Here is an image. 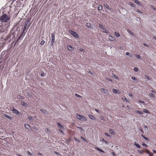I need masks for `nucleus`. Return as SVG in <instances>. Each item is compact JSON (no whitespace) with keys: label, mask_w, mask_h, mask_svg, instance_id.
<instances>
[{"label":"nucleus","mask_w":156,"mask_h":156,"mask_svg":"<svg viewBox=\"0 0 156 156\" xmlns=\"http://www.w3.org/2000/svg\"><path fill=\"white\" fill-rule=\"evenodd\" d=\"M28 23L29 20L28 19L27 21L25 23L24 27L23 30L22 32L19 37L17 41L20 40L21 38H22V37L24 36V34L27 32V30L29 28V24H28Z\"/></svg>","instance_id":"f257e3e1"},{"label":"nucleus","mask_w":156,"mask_h":156,"mask_svg":"<svg viewBox=\"0 0 156 156\" xmlns=\"http://www.w3.org/2000/svg\"><path fill=\"white\" fill-rule=\"evenodd\" d=\"M9 17L7 15H2L0 17V20L2 22H6L9 20Z\"/></svg>","instance_id":"f03ea898"},{"label":"nucleus","mask_w":156,"mask_h":156,"mask_svg":"<svg viewBox=\"0 0 156 156\" xmlns=\"http://www.w3.org/2000/svg\"><path fill=\"white\" fill-rule=\"evenodd\" d=\"M69 32L74 37L76 38H78V34L73 31L70 30L69 31Z\"/></svg>","instance_id":"7ed1b4c3"},{"label":"nucleus","mask_w":156,"mask_h":156,"mask_svg":"<svg viewBox=\"0 0 156 156\" xmlns=\"http://www.w3.org/2000/svg\"><path fill=\"white\" fill-rule=\"evenodd\" d=\"M67 48L70 51H74V48H73V47H72L70 45H67Z\"/></svg>","instance_id":"20e7f679"},{"label":"nucleus","mask_w":156,"mask_h":156,"mask_svg":"<svg viewBox=\"0 0 156 156\" xmlns=\"http://www.w3.org/2000/svg\"><path fill=\"white\" fill-rule=\"evenodd\" d=\"M55 34L52 33L51 34V45H52L55 41Z\"/></svg>","instance_id":"39448f33"},{"label":"nucleus","mask_w":156,"mask_h":156,"mask_svg":"<svg viewBox=\"0 0 156 156\" xmlns=\"http://www.w3.org/2000/svg\"><path fill=\"white\" fill-rule=\"evenodd\" d=\"M12 111L14 113L18 115L20 114V112L14 108H13L12 110Z\"/></svg>","instance_id":"423d86ee"},{"label":"nucleus","mask_w":156,"mask_h":156,"mask_svg":"<svg viewBox=\"0 0 156 156\" xmlns=\"http://www.w3.org/2000/svg\"><path fill=\"white\" fill-rule=\"evenodd\" d=\"M109 40L110 41H114L115 40V38L112 36H109V37H108Z\"/></svg>","instance_id":"0eeeda50"},{"label":"nucleus","mask_w":156,"mask_h":156,"mask_svg":"<svg viewBox=\"0 0 156 156\" xmlns=\"http://www.w3.org/2000/svg\"><path fill=\"white\" fill-rule=\"evenodd\" d=\"M80 120L82 121H86V118L85 117L82 115H81Z\"/></svg>","instance_id":"6e6552de"},{"label":"nucleus","mask_w":156,"mask_h":156,"mask_svg":"<svg viewBox=\"0 0 156 156\" xmlns=\"http://www.w3.org/2000/svg\"><path fill=\"white\" fill-rule=\"evenodd\" d=\"M101 91L104 93L107 94L108 93V91L105 89L104 88H101Z\"/></svg>","instance_id":"1a4fd4ad"},{"label":"nucleus","mask_w":156,"mask_h":156,"mask_svg":"<svg viewBox=\"0 0 156 156\" xmlns=\"http://www.w3.org/2000/svg\"><path fill=\"white\" fill-rule=\"evenodd\" d=\"M112 91L115 94H119L120 93V91L115 89H112Z\"/></svg>","instance_id":"9d476101"},{"label":"nucleus","mask_w":156,"mask_h":156,"mask_svg":"<svg viewBox=\"0 0 156 156\" xmlns=\"http://www.w3.org/2000/svg\"><path fill=\"white\" fill-rule=\"evenodd\" d=\"M108 131L110 134H112L113 135L115 134V132L111 129H109Z\"/></svg>","instance_id":"9b49d317"},{"label":"nucleus","mask_w":156,"mask_h":156,"mask_svg":"<svg viewBox=\"0 0 156 156\" xmlns=\"http://www.w3.org/2000/svg\"><path fill=\"white\" fill-rule=\"evenodd\" d=\"M88 116H89V118L90 119H91L94 120L95 119V117L93 116V115H92L89 114V115H88Z\"/></svg>","instance_id":"f8f14e48"},{"label":"nucleus","mask_w":156,"mask_h":156,"mask_svg":"<svg viewBox=\"0 0 156 156\" xmlns=\"http://www.w3.org/2000/svg\"><path fill=\"white\" fill-rule=\"evenodd\" d=\"M21 104L22 105H23L25 107L27 106L28 105V104L27 103L23 101H22L21 103Z\"/></svg>","instance_id":"ddd939ff"},{"label":"nucleus","mask_w":156,"mask_h":156,"mask_svg":"<svg viewBox=\"0 0 156 156\" xmlns=\"http://www.w3.org/2000/svg\"><path fill=\"white\" fill-rule=\"evenodd\" d=\"M4 116L7 118L9 119H12V117L10 116H9L6 114H4Z\"/></svg>","instance_id":"4468645a"},{"label":"nucleus","mask_w":156,"mask_h":156,"mask_svg":"<svg viewBox=\"0 0 156 156\" xmlns=\"http://www.w3.org/2000/svg\"><path fill=\"white\" fill-rule=\"evenodd\" d=\"M76 119H78L79 120H80L81 119V115L79 114H76Z\"/></svg>","instance_id":"2eb2a0df"},{"label":"nucleus","mask_w":156,"mask_h":156,"mask_svg":"<svg viewBox=\"0 0 156 156\" xmlns=\"http://www.w3.org/2000/svg\"><path fill=\"white\" fill-rule=\"evenodd\" d=\"M132 79L136 83L137 82V80L134 76H132L131 77Z\"/></svg>","instance_id":"dca6fc26"},{"label":"nucleus","mask_w":156,"mask_h":156,"mask_svg":"<svg viewBox=\"0 0 156 156\" xmlns=\"http://www.w3.org/2000/svg\"><path fill=\"white\" fill-rule=\"evenodd\" d=\"M86 27L88 28L91 27V24L90 23H87L86 24Z\"/></svg>","instance_id":"f3484780"},{"label":"nucleus","mask_w":156,"mask_h":156,"mask_svg":"<svg viewBox=\"0 0 156 156\" xmlns=\"http://www.w3.org/2000/svg\"><path fill=\"white\" fill-rule=\"evenodd\" d=\"M95 149L98 151H99L101 152H104V151H103L102 150H101V149H100V148H98V147H96L95 148Z\"/></svg>","instance_id":"a211bd4d"},{"label":"nucleus","mask_w":156,"mask_h":156,"mask_svg":"<svg viewBox=\"0 0 156 156\" xmlns=\"http://www.w3.org/2000/svg\"><path fill=\"white\" fill-rule=\"evenodd\" d=\"M57 125L58 127L60 129H62L64 127L61 124L59 123H58Z\"/></svg>","instance_id":"6ab92c4d"},{"label":"nucleus","mask_w":156,"mask_h":156,"mask_svg":"<svg viewBox=\"0 0 156 156\" xmlns=\"http://www.w3.org/2000/svg\"><path fill=\"white\" fill-rule=\"evenodd\" d=\"M40 111L42 112L44 114H46L48 113L47 111L46 110H43V109H41Z\"/></svg>","instance_id":"aec40b11"},{"label":"nucleus","mask_w":156,"mask_h":156,"mask_svg":"<svg viewBox=\"0 0 156 156\" xmlns=\"http://www.w3.org/2000/svg\"><path fill=\"white\" fill-rule=\"evenodd\" d=\"M98 10H101L102 9V6L101 5H99L98 6Z\"/></svg>","instance_id":"412c9836"},{"label":"nucleus","mask_w":156,"mask_h":156,"mask_svg":"<svg viewBox=\"0 0 156 156\" xmlns=\"http://www.w3.org/2000/svg\"><path fill=\"white\" fill-rule=\"evenodd\" d=\"M98 27L101 28L102 30L105 28V27L103 26L101 24H99L98 25Z\"/></svg>","instance_id":"4be33fe9"},{"label":"nucleus","mask_w":156,"mask_h":156,"mask_svg":"<svg viewBox=\"0 0 156 156\" xmlns=\"http://www.w3.org/2000/svg\"><path fill=\"white\" fill-rule=\"evenodd\" d=\"M134 144L137 147L139 148H140V145L136 143V142H134Z\"/></svg>","instance_id":"5701e85b"},{"label":"nucleus","mask_w":156,"mask_h":156,"mask_svg":"<svg viewBox=\"0 0 156 156\" xmlns=\"http://www.w3.org/2000/svg\"><path fill=\"white\" fill-rule=\"evenodd\" d=\"M127 31L131 35H133V36H134V34L129 30H127Z\"/></svg>","instance_id":"b1692460"},{"label":"nucleus","mask_w":156,"mask_h":156,"mask_svg":"<svg viewBox=\"0 0 156 156\" xmlns=\"http://www.w3.org/2000/svg\"><path fill=\"white\" fill-rule=\"evenodd\" d=\"M115 34L117 37H119L120 36V34L117 32L116 31L115 32Z\"/></svg>","instance_id":"393cba45"},{"label":"nucleus","mask_w":156,"mask_h":156,"mask_svg":"<svg viewBox=\"0 0 156 156\" xmlns=\"http://www.w3.org/2000/svg\"><path fill=\"white\" fill-rule=\"evenodd\" d=\"M141 136L144 139H145L147 141L148 140V139L147 137L145 136L144 135H141Z\"/></svg>","instance_id":"a878e982"},{"label":"nucleus","mask_w":156,"mask_h":156,"mask_svg":"<svg viewBox=\"0 0 156 156\" xmlns=\"http://www.w3.org/2000/svg\"><path fill=\"white\" fill-rule=\"evenodd\" d=\"M105 6L107 9L109 10L111 9L110 8V7L108 6V5L106 4L105 5Z\"/></svg>","instance_id":"bb28decb"},{"label":"nucleus","mask_w":156,"mask_h":156,"mask_svg":"<svg viewBox=\"0 0 156 156\" xmlns=\"http://www.w3.org/2000/svg\"><path fill=\"white\" fill-rule=\"evenodd\" d=\"M24 126L26 129H28L29 128V125L28 124H25Z\"/></svg>","instance_id":"cd10ccee"},{"label":"nucleus","mask_w":156,"mask_h":156,"mask_svg":"<svg viewBox=\"0 0 156 156\" xmlns=\"http://www.w3.org/2000/svg\"><path fill=\"white\" fill-rule=\"evenodd\" d=\"M103 32L105 33H109V32L108 30H107L104 28L103 30Z\"/></svg>","instance_id":"c85d7f7f"},{"label":"nucleus","mask_w":156,"mask_h":156,"mask_svg":"<svg viewBox=\"0 0 156 156\" xmlns=\"http://www.w3.org/2000/svg\"><path fill=\"white\" fill-rule=\"evenodd\" d=\"M41 76L43 77V76H44L45 75V73H44L43 72H41V73L40 74Z\"/></svg>","instance_id":"c756f323"},{"label":"nucleus","mask_w":156,"mask_h":156,"mask_svg":"<svg viewBox=\"0 0 156 156\" xmlns=\"http://www.w3.org/2000/svg\"><path fill=\"white\" fill-rule=\"evenodd\" d=\"M126 55H129L130 57H131L132 56V55L129 53L128 52L126 53Z\"/></svg>","instance_id":"7c9ffc66"},{"label":"nucleus","mask_w":156,"mask_h":156,"mask_svg":"<svg viewBox=\"0 0 156 156\" xmlns=\"http://www.w3.org/2000/svg\"><path fill=\"white\" fill-rule=\"evenodd\" d=\"M134 1L135 3L136 4H138V5H140V3L137 0H134Z\"/></svg>","instance_id":"2f4dec72"},{"label":"nucleus","mask_w":156,"mask_h":156,"mask_svg":"<svg viewBox=\"0 0 156 156\" xmlns=\"http://www.w3.org/2000/svg\"><path fill=\"white\" fill-rule=\"evenodd\" d=\"M129 5L133 7H134L135 6V4L131 2L129 3Z\"/></svg>","instance_id":"473e14b6"},{"label":"nucleus","mask_w":156,"mask_h":156,"mask_svg":"<svg viewBox=\"0 0 156 156\" xmlns=\"http://www.w3.org/2000/svg\"><path fill=\"white\" fill-rule=\"evenodd\" d=\"M112 76L115 79H118L117 76H116L115 75V74H113L112 75Z\"/></svg>","instance_id":"72a5a7b5"},{"label":"nucleus","mask_w":156,"mask_h":156,"mask_svg":"<svg viewBox=\"0 0 156 156\" xmlns=\"http://www.w3.org/2000/svg\"><path fill=\"white\" fill-rule=\"evenodd\" d=\"M138 102L142 104H144V101H142L141 100H138Z\"/></svg>","instance_id":"f704fd0d"},{"label":"nucleus","mask_w":156,"mask_h":156,"mask_svg":"<svg viewBox=\"0 0 156 156\" xmlns=\"http://www.w3.org/2000/svg\"><path fill=\"white\" fill-rule=\"evenodd\" d=\"M79 51H80L84 52L85 50L82 48H80L79 49Z\"/></svg>","instance_id":"c9c22d12"},{"label":"nucleus","mask_w":156,"mask_h":156,"mask_svg":"<svg viewBox=\"0 0 156 156\" xmlns=\"http://www.w3.org/2000/svg\"><path fill=\"white\" fill-rule=\"evenodd\" d=\"M75 95L77 97H78V98H81V96H80V95L78 94H75Z\"/></svg>","instance_id":"e433bc0d"},{"label":"nucleus","mask_w":156,"mask_h":156,"mask_svg":"<svg viewBox=\"0 0 156 156\" xmlns=\"http://www.w3.org/2000/svg\"><path fill=\"white\" fill-rule=\"evenodd\" d=\"M145 151L148 154H149L151 152L149 150H147V149H146L145 150Z\"/></svg>","instance_id":"4c0bfd02"},{"label":"nucleus","mask_w":156,"mask_h":156,"mask_svg":"<svg viewBox=\"0 0 156 156\" xmlns=\"http://www.w3.org/2000/svg\"><path fill=\"white\" fill-rule=\"evenodd\" d=\"M149 96L152 97H154V94L152 93H150L149 94Z\"/></svg>","instance_id":"58836bf2"},{"label":"nucleus","mask_w":156,"mask_h":156,"mask_svg":"<svg viewBox=\"0 0 156 156\" xmlns=\"http://www.w3.org/2000/svg\"><path fill=\"white\" fill-rule=\"evenodd\" d=\"M136 112L137 113H139V114H143V113L142 112H141L139 111H137Z\"/></svg>","instance_id":"ea45409f"},{"label":"nucleus","mask_w":156,"mask_h":156,"mask_svg":"<svg viewBox=\"0 0 156 156\" xmlns=\"http://www.w3.org/2000/svg\"><path fill=\"white\" fill-rule=\"evenodd\" d=\"M134 70L135 72H137L138 71V69L137 67H135L134 68Z\"/></svg>","instance_id":"a19ab883"},{"label":"nucleus","mask_w":156,"mask_h":156,"mask_svg":"<svg viewBox=\"0 0 156 156\" xmlns=\"http://www.w3.org/2000/svg\"><path fill=\"white\" fill-rule=\"evenodd\" d=\"M137 151L140 154H142L143 153L144 151H141L140 150H137Z\"/></svg>","instance_id":"79ce46f5"},{"label":"nucleus","mask_w":156,"mask_h":156,"mask_svg":"<svg viewBox=\"0 0 156 156\" xmlns=\"http://www.w3.org/2000/svg\"><path fill=\"white\" fill-rule=\"evenodd\" d=\"M45 43V42L44 41H42L40 43V44L41 45H43Z\"/></svg>","instance_id":"37998d69"},{"label":"nucleus","mask_w":156,"mask_h":156,"mask_svg":"<svg viewBox=\"0 0 156 156\" xmlns=\"http://www.w3.org/2000/svg\"><path fill=\"white\" fill-rule=\"evenodd\" d=\"M135 56L136 58H139L140 57V55L137 54H136L135 55Z\"/></svg>","instance_id":"c03bdc74"},{"label":"nucleus","mask_w":156,"mask_h":156,"mask_svg":"<svg viewBox=\"0 0 156 156\" xmlns=\"http://www.w3.org/2000/svg\"><path fill=\"white\" fill-rule=\"evenodd\" d=\"M143 112H144V113H148V111L146 109H144Z\"/></svg>","instance_id":"a18cd8bd"},{"label":"nucleus","mask_w":156,"mask_h":156,"mask_svg":"<svg viewBox=\"0 0 156 156\" xmlns=\"http://www.w3.org/2000/svg\"><path fill=\"white\" fill-rule=\"evenodd\" d=\"M140 130L142 132V133L143 134L144 133V132L143 131V130L141 128H140Z\"/></svg>","instance_id":"49530a36"},{"label":"nucleus","mask_w":156,"mask_h":156,"mask_svg":"<svg viewBox=\"0 0 156 156\" xmlns=\"http://www.w3.org/2000/svg\"><path fill=\"white\" fill-rule=\"evenodd\" d=\"M81 139H82L83 141H86V139L84 138L82 136H81Z\"/></svg>","instance_id":"de8ad7c7"},{"label":"nucleus","mask_w":156,"mask_h":156,"mask_svg":"<svg viewBox=\"0 0 156 156\" xmlns=\"http://www.w3.org/2000/svg\"><path fill=\"white\" fill-rule=\"evenodd\" d=\"M105 135L106 136H110L109 135V134L108 133H105Z\"/></svg>","instance_id":"09e8293b"},{"label":"nucleus","mask_w":156,"mask_h":156,"mask_svg":"<svg viewBox=\"0 0 156 156\" xmlns=\"http://www.w3.org/2000/svg\"><path fill=\"white\" fill-rule=\"evenodd\" d=\"M142 145L144 146H145L146 147H147L148 146L147 145H146V144H145V143H143Z\"/></svg>","instance_id":"8fccbe9b"},{"label":"nucleus","mask_w":156,"mask_h":156,"mask_svg":"<svg viewBox=\"0 0 156 156\" xmlns=\"http://www.w3.org/2000/svg\"><path fill=\"white\" fill-rule=\"evenodd\" d=\"M145 76L146 77V78L147 79H148L149 80H150L151 78L150 77H149V76H147V75H146Z\"/></svg>","instance_id":"3c124183"},{"label":"nucleus","mask_w":156,"mask_h":156,"mask_svg":"<svg viewBox=\"0 0 156 156\" xmlns=\"http://www.w3.org/2000/svg\"><path fill=\"white\" fill-rule=\"evenodd\" d=\"M107 80L111 81V82H112V80L111 79H110V78H106Z\"/></svg>","instance_id":"603ef678"},{"label":"nucleus","mask_w":156,"mask_h":156,"mask_svg":"<svg viewBox=\"0 0 156 156\" xmlns=\"http://www.w3.org/2000/svg\"><path fill=\"white\" fill-rule=\"evenodd\" d=\"M151 7L153 9H154L155 10H156V9H155V8L154 7V6H153V5H151Z\"/></svg>","instance_id":"864d4df0"},{"label":"nucleus","mask_w":156,"mask_h":156,"mask_svg":"<svg viewBox=\"0 0 156 156\" xmlns=\"http://www.w3.org/2000/svg\"><path fill=\"white\" fill-rule=\"evenodd\" d=\"M95 111L97 112H98V113H99V110H98V109H97L95 108Z\"/></svg>","instance_id":"5fc2aeb1"},{"label":"nucleus","mask_w":156,"mask_h":156,"mask_svg":"<svg viewBox=\"0 0 156 156\" xmlns=\"http://www.w3.org/2000/svg\"><path fill=\"white\" fill-rule=\"evenodd\" d=\"M74 140H76V141H78V140L77 139V138L76 137H74Z\"/></svg>","instance_id":"6e6d98bb"},{"label":"nucleus","mask_w":156,"mask_h":156,"mask_svg":"<svg viewBox=\"0 0 156 156\" xmlns=\"http://www.w3.org/2000/svg\"><path fill=\"white\" fill-rule=\"evenodd\" d=\"M148 154L149 156H153V154L151 152H150V153Z\"/></svg>","instance_id":"4d7b16f0"},{"label":"nucleus","mask_w":156,"mask_h":156,"mask_svg":"<svg viewBox=\"0 0 156 156\" xmlns=\"http://www.w3.org/2000/svg\"><path fill=\"white\" fill-rule=\"evenodd\" d=\"M144 128H145V129H147H147H148V127H147V126H146V125H145V126H144Z\"/></svg>","instance_id":"13d9d810"},{"label":"nucleus","mask_w":156,"mask_h":156,"mask_svg":"<svg viewBox=\"0 0 156 156\" xmlns=\"http://www.w3.org/2000/svg\"><path fill=\"white\" fill-rule=\"evenodd\" d=\"M88 73L90 74H92V72L91 71L89 70V71H87Z\"/></svg>","instance_id":"bf43d9fd"},{"label":"nucleus","mask_w":156,"mask_h":156,"mask_svg":"<svg viewBox=\"0 0 156 156\" xmlns=\"http://www.w3.org/2000/svg\"><path fill=\"white\" fill-rule=\"evenodd\" d=\"M59 131L62 133H63V131H62V130H61V129H59Z\"/></svg>","instance_id":"052dcab7"},{"label":"nucleus","mask_w":156,"mask_h":156,"mask_svg":"<svg viewBox=\"0 0 156 156\" xmlns=\"http://www.w3.org/2000/svg\"><path fill=\"white\" fill-rule=\"evenodd\" d=\"M129 95L130 97L132 96V94L131 93H129Z\"/></svg>","instance_id":"680f3d73"},{"label":"nucleus","mask_w":156,"mask_h":156,"mask_svg":"<svg viewBox=\"0 0 156 156\" xmlns=\"http://www.w3.org/2000/svg\"><path fill=\"white\" fill-rule=\"evenodd\" d=\"M54 153H55L56 154H58V153L56 151H54Z\"/></svg>","instance_id":"e2e57ef3"},{"label":"nucleus","mask_w":156,"mask_h":156,"mask_svg":"<svg viewBox=\"0 0 156 156\" xmlns=\"http://www.w3.org/2000/svg\"><path fill=\"white\" fill-rule=\"evenodd\" d=\"M144 46H147V47H148V46L146 44H145V43H144Z\"/></svg>","instance_id":"0e129e2a"},{"label":"nucleus","mask_w":156,"mask_h":156,"mask_svg":"<svg viewBox=\"0 0 156 156\" xmlns=\"http://www.w3.org/2000/svg\"><path fill=\"white\" fill-rule=\"evenodd\" d=\"M151 92H152V93H155V91L153 90H151Z\"/></svg>","instance_id":"69168bd1"},{"label":"nucleus","mask_w":156,"mask_h":156,"mask_svg":"<svg viewBox=\"0 0 156 156\" xmlns=\"http://www.w3.org/2000/svg\"><path fill=\"white\" fill-rule=\"evenodd\" d=\"M101 120H104V118L103 116H101Z\"/></svg>","instance_id":"338daca9"},{"label":"nucleus","mask_w":156,"mask_h":156,"mask_svg":"<svg viewBox=\"0 0 156 156\" xmlns=\"http://www.w3.org/2000/svg\"><path fill=\"white\" fill-rule=\"evenodd\" d=\"M17 155L18 156H22L20 154H17Z\"/></svg>","instance_id":"774afa93"}]
</instances>
